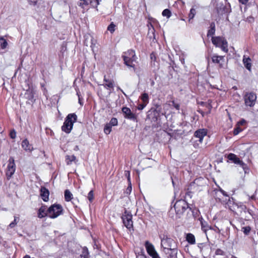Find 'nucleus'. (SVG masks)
Masks as SVG:
<instances>
[{"instance_id": "nucleus-1", "label": "nucleus", "mask_w": 258, "mask_h": 258, "mask_svg": "<svg viewBox=\"0 0 258 258\" xmlns=\"http://www.w3.org/2000/svg\"><path fill=\"white\" fill-rule=\"evenodd\" d=\"M77 116L75 113L69 114L65 119L63 125L61 126V130L64 132L70 133L73 127L74 123L76 122Z\"/></svg>"}, {"instance_id": "nucleus-2", "label": "nucleus", "mask_w": 258, "mask_h": 258, "mask_svg": "<svg viewBox=\"0 0 258 258\" xmlns=\"http://www.w3.org/2000/svg\"><path fill=\"white\" fill-rule=\"evenodd\" d=\"M122 57L124 64L128 68H133L134 70L135 71V66L134 64H133V62L135 61L137 58L135 51L132 49L128 50L124 53V54L122 55Z\"/></svg>"}, {"instance_id": "nucleus-3", "label": "nucleus", "mask_w": 258, "mask_h": 258, "mask_svg": "<svg viewBox=\"0 0 258 258\" xmlns=\"http://www.w3.org/2000/svg\"><path fill=\"white\" fill-rule=\"evenodd\" d=\"M161 245L165 253H169V249L177 246L173 239L165 236L161 239Z\"/></svg>"}, {"instance_id": "nucleus-4", "label": "nucleus", "mask_w": 258, "mask_h": 258, "mask_svg": "<svg viewBox=\"0 0 258 258\" xmlns=\"http://www.w3.org/2000/svg\"><path fill=\"white\" fill-rule=\"evenodd\" d=\"M212 42L216 47H220L225 52H228V43L226 39L220 36L212 37Z\"/></svg>"}, {"instance_id": "nucleus-5", "label": "nucleus", "mask_w": 258, "mask_h": 258, "mask_svg": "<svg viewBox=\"0 0 258 258\" xmlns=\"http://www.w3.org/2000/svg\"><path fill=\"white\" fill-rule=\"evenodd\" d=\"M48 216L51 218H55L61 215L62 208L59 205H53L47 210Z\"/></svg>"}, {"instance_id": "nucleus-6", "label": "nucleus", "mask_w": 258, "mask_h": 258, "mask_svg": "<svg viewBox=\"0 0 258 258\" xmlns=\"http://www.w3.org/2000/svg\"><path fill=\"white\" fill-rule=\"evenodd\" d=\"M132 218V215L126 211L124 212L121 217L124 225L130 231L134 230Z\"/></svg>"}, {"instance_id": "nucleus-7", "label": "nucleus", "mask_w": 258, "mask_h": 258, "mask_svg": "<svg viewBox=\"0 0 258 258\" xmlns=\"http://www.w3.org/2000/svg\"><path fill=\"white\" fill-rule=\"evenodd\" d=\"M174 207L176 214L181 215L188 208V205L185 201L180 200L175 203Z\"/></svg>"}, {"instance_id": "nucleus-8", "label": "nucleus", "mask_w": 258, "mask_h": 258, "mask_svg": "<svg viewBox=\"0 0 258 258\" xmlns=\"http://www.w3.org/2000/svg\"><path fill=\"white\" fill-rule=\"evenodd\" d=\"M256 95L252 92L246 93L244 96L245 104L247 106L252 107L256 100Z\"/></svg>"}, {"instance_id": "nucleus-9", "label": "nucleus", "mask_w": 258, "mask_h": 258, "mask_svg": "<svg viewBox=\"0 0 258 258\" xmlns=\"http://www.w3.org/2000/svg\"><path fill=\"white\" fill-rule=\"evenodd\" d=\"M16 170V165L15 160L13 157H10L9 160V163L7 166L6 176L8 179H10Z\"/></svg>"}, {"instance_id": "nucleus-10", "label": "nucleus", "mask_w": 258, "mask_h": 258, "mask_svg": "<svg viewBox=\"0 0 258 258\" xmlns=\"http://www.w3.org/2000/svg\"><path fill=\"white\" fill-rule=\"evenodd\" d=\"M122 111L124 117L125 118L137 121V116L135 114L133 113L131 109L127 107H123L122 108Z\"/></svg>"}, {"instance_id": "nucleus-11", "label": "nucleus", "mask_w": 258, "mask_h": 258, "mask_svg": "<svg viewBox=\"0 0 258 258\" xmlns=\"http://www.w3.org/2000/svg\"><path fill=\"white\" fill-rule=\"evenodd\" d=\"M79 6L84 8L85 6L90 4L92 7L97 8L101 0H80Z\"/></svg>"}, {"instance_id": "nucleus-12", "label": "nucleus", "mask_w": 258, "mask_h": 258, "mask_svg": "<svg viewBox=\"0 0 258 258\" xmlns=\"http://www.w3.org/2000/svg\"><path fill=\"white\" fill-rule=\"evenodd\" d=\"M212 61L213 63L219 64L220 68L223 67V62H224V56L218 55L216 54H214L212 56Z\"/></svg>"}, {"instance_id": "nucleus-13", "label": "nucleus", "mask_w": 258, "mask_h": 258, "mask_svg": "<svg viewBox=\"0 0 258 258\" xmlns=\"http://www.w3.org/2000/svg\"><path fill=\"white\" fill-rule=\"evenodd\" d=\"M35 92V90L32 87H29L25 93L26 98L32 102H34L35 101L34 98Z\"/></svg>"}, {"instance_id": "nucleus-14", "label": "nucleus", "mask_w": 258, "mask_h": 258, "mask_svg": "<svg viewBox=\"0 0 258 258\" xmlns=\"http://www.w3.org/2000/svg\"><path fill=\"white\" fill-rule=\"evenodd\" d=\"M207 134V130L205 129H200L195 132L194 136L199 139V141L202 143L204 137Z\"/></svg>"}, {"instance_id": "nucleus-15", "label": "nucleus", "mask_w": 258, "mask_h": 258, "mask_svg": "<svg viewBox=\"0 0 258 258\" xmlns=\"http://www.w3.org/2000/svg\"><path fill=\"white\" fill-rule=\"evenodd\" d=\"M228 159L232 161L234 163L239 164L243 168L246 165L242 161L240 160L235 154L230 153L228 155Z\"/></svg>"}, {"instance_id": "nucleus-16", "label": "nucleus", "mask_w": 258, "mask_h": 258, "mask_svg": "<svg viewBox=\"0 0 258 258\" xmlns=\"http://www.w3.org/2000/svg\"><path fill=\"white\" fill-rule=\"evenodd\" d=\"M49 190L44 187H41L40 189V196L42 200L47 202L49 200Z\"/></svg>"}, {"instance_id": "nucleus-17", "label": "nucleus", "mask_w": 258, "mask_h": 258, "mask_svg": "<svg viewBox=\"0 0 258 258\" xmlns=\"http://www.w3.org/2000/svg\"><path fill=\"white\" fill-rule=\"evenodd\" d=\"M104 81L105 82L102 85L107 89H113L114 87V81L112 80L106 79V76L104 77Z\"/></svg>"}, {"instance_id": "nucleus-18", "label": "nucleus", "mask_w": 258, "mask_h": 258, "mask_svg": "<svg viewBox=\"0 0 258 258\" xmlns=\"http://www.w3.org/2000/svg\"><path fill=\"white\" fill-rule=\"evenodd\" d=\"M47 215H48V212H47V210L46 211V207L45 206L41 207L38 210V218H42Z\"/></svg>"}, {"instance_id": "nucleus-19", "label": "nucleus", "mask_w": 258, "mask_h": 258, "mask_svg": "<svg viewBox=\"0 0 258 258\" xmlns=\"http://www.w3.org/2000/svg\"><path fill=\"white\" fill-rule=\"evenodd\" d=\"M22 147L26 151H31L32 150L31 145L29 144V143L27 139L22 141Z\"/></svg>"}, {"instance_id": "nucleus-20", "label": "nucleus", "mask_w": 258, "mask_h": 258, "mask_svg": "<svg viewBox=\"0 0 258 258\" xmlns=\"http://www.w3.org/2000/svg\"><path fill=\"white\" fill-rule=\"evenodd\" d=\"M243 62L245 67L249 71L251 70V59L249 57H245L244 56L243 59Z\"/></svg>"}, {"instance_id": "nucleus-21", "label": "nucleus", "mask_w": 258, "mask_h": 258, "mask_svg": "<svg viewBox=\"0 0 258 258\" xmlns=\"http://www.w3.org/2000/svg\"><path fill=\"white\" fill-rule=\"evenodd\" d=\"M145 246L148 254L155 250L154 245L148 241H146Z\"/></svg>"}, {"instance_id": "nucleus-22", "label": "nucleus", "mask_w": 258, "mask_h": 258, "mask_svg": "<svg viewBox=\"0 0 258 258\" xmlns=\"http://www.w3.org/2000/svg\"><path fill=\"white\" fill-rule=\"evenodd\" d=\"M166 253L169 254L171 258H175L177 254V246L169 249V253Z\"/></svg>"}, {"instance_id": "nucleus-23", "label": "nucleus", "mask_w": 258, "mask_h": 258, "mask_svg": "<svg viewBox=\"0 0 258 258\" xmlns=\"http://www.w3.org/2000/svg\"><path fill=\"white\" fill-rule=\"evenodd\" d=\"M200 221H201L202 229L205 233H206L207 231L209 229H212V228L211 227L209 226L208 225L207 223L205 221H203V218H201V219L200 220Z\"/></svg>"}, {"instance_id": "nucleus-24", "label": "nucleus", "mask_w": 258, "mask_h": 258, "mask_svg": "<svg viewBox=\"0 0 258 258\" xmlns=\"http://www.w3.org/2000/svg\"><path fill=\"white\" fill-rule=\"evenodd\" d=\"M186 239L187 242L190 244H193L196 243L195 237L192 234L188 233L186 235Z\"/></svg>"}, {"instance_id": "nucleus-25", "label": "nucleus", "mask_w": 258, "mask_h": 258, "mask_svg": "<svg viewBox=\"0 0 258 258\" xmlns=\"http://www.w3.org/2000/svg\"><path fill=\"white\" fill-rule=\"evenodd\" d=\"M73 195L71 191L67 189L64 191V198L65 200L67 202L70 201L72 199Z\"/></svg>"}, {"instance_id": "nucleus-26", "label": "nucleus", "mask_w": 258, "mask_h": 258, "mask_svg": "<svg viewBox=\"0 0 258 258\" xmlns=\"http://www.w3.org/2000/svg\"><path fill=\"white\" fill-rule=\"evenodd\" d=\"M76 157L74 155L69 156L67 155L66 156V162L68 165H70L72 164L73 161H76Z\"/></svg>"}, {"instance_id": "nucleus-27", "label": "nucleus", "mask_w": 258, "mask_h": 258, "mask_svg": "<svg viewBox=\"0 0 258 258\" xmlns=\"http://www.w3.org/2000/svg\"><path fill=\"white\" fill-rule=\"evenodd\" d=\"M143 102L147 104L149 102V96L148 94L144 93L140 97Z\"/></svg>"}, {"instance_id": "nucleus-28", "label": "nucleus", "mask_w": 258, "mask_h": 258, "mask_svg": "<svg viewBox=\"0 0 258 258\" xmlns=\"http://www.w3.org/2000/svg\"><path fill=\"white\" fill-rule=\"evenodd\" d=\"M8 43L6 39L4 38H0V46L1 48L5 49L7 47Z\"/></svg>"}, {"instance_id": "nucleus-29", "label": "nucleus", "mask_w": 258, "mask_h": 258, "mask_svg": "<svg viewBox=\"0 0 258 258\" xmlns=\"http://www.w3.org/2000/svg\"><path fill=\"white\" fill-rule=\"evenodd\" d=\"M196 14V10L194 8H191L190 10V13L188 15L189 21L192 20Z\"/></svg>"}, {"instance_id": "nucleus-30", "label": "nucleus", "mask_w": 258, "mask_h": 258, "mask_svg": "<svg viewBox=\"0 0 258 258\" xmlns=\"http://www.w3.org/2000/svg\"><path fill=\"white\" fill-rule=\"evenodd\" d=\"M111 128H112L111 125L107 123L104 126V133L106 134V135L109 134L110 133V132H111Z\"/></svg>"}, {"instance_id": "nucleus-31", "label": "nucleus", "mask_w": 258, "mask_h": 258, "mask_svg": "<svg viewBox=\"0 0 258 258\" xmlns=\"http://www.w3.org/2000/svg\"><path fill=\"white\" fill-rule=\"evenodd\" d=\"M241 231L245 235H248L251 231V228L249 226L243 227L241 228Z\"/></svg>"}, {"instance_id": "nucleus-32", "label": "nucleus", "mask_w": 258, "mask_h": 258, "mask_svg": "<svg viewBox=\"0 0 258 258\" xmlns=\"http://www.w3.org/2000/svg\"><path fill=\"white\" fill-rule=\"evenodd\" d=\"M19 220V219L18 217L15 216L14 221H13L9 224V227L11 228H14L17 225Z\"/></svg>"}, {"instance_id": "nucleus-33", "label": "nucleus", "mask_w": 258, "mask_h": 258, "mask_svg": "<svg viewBox=\"0 0 258 258\" xmlns=\"http://www.w3.org/2000/svg\"><path fill=\"white\" fill-rule=\"evenodd\" d=\"M162 15L169 18L171 16V12L169 9H166L162 12Z\"/></svg>"}, {"instance_id": "nucleus-34", "label": "nucleus", "mask_w": 258, "mask_h": 258, "mask_svg": "<svg viewBox=\"0 0 258 258\" xmlns=\"http://www.w3.org/2000/svg\"><path fill=\"white\" fill-rule=\"evenodd\" d=\"M117 123H118L117 119L116 118L113 117L111 119L109 123L108 124L111 125V126H113L117 125Z\"/></svg>"}, {"instance_id": "nucleus-35", "label": "nucleus", "mask_w": 258, "mask_h": 258, "mask_svg": "<svg viewBox=\"0 0 258 258\" xmlns=\"http://www.w3.org/2000/svg\"><path fill=\"white\" fill-rule=\"evenodd\" d=\"M115 25L112 22L107 27V30L112 33L115 31Z\"/></svg>"}, {"instance_id": "nucleus-36", "label": "nucleus", "mask_w": 258, "mask_h": 258, "mask_svg": "<svg viewBox=\"0 0 258 258\" xmlns=\"http://www.w3.org/2000/svg\"><path fill=\"white\" fill-rule=\"evenodd\" d=\"M87 198L90 202H92L94 199V194L93 191L91 190L88 194Z\"/></svg>"}, {"instance_id": "nucleus-37", "label": "nucleus", "mask_w": 258, "mask_h": 258, "mask_svg": "<svg viewBox=\"0 0 258 258\" xmlns=\"http://www.w3.org/2000/svg\"><path fill=\"white\" fill-rule=\"evenodd\" d=\"M88 254L89 252L88 249L86 248H83V252L82 256H83L84 258H88Z\"/></svg>"}, {"instance_id": "nucleus-38", "label": "nucleus", "mask_w": 258, "mask_h": 258, "mask_svg": "<svg viewBox=\"0 0 258 258\" xmlns=\"http://www.w3.org/2000/svg\"><path fill=\"white\" fill-rule=\"evenodd\" d=\"M215 33V29L210 28L208 32L207 36H213Z\"/></svg>"}, {"instance_id": "nucleus-39", "label": "nucleus", "mask_w": 258, "mask_h": 258, "mask_svg": "<svg viewBox=\"0 0 258 258\" xmlns=\"http://www.w3.org/2000/svg\"><path fill=\"white\" fill-rule=\"evenodd\" d=\"M10 135L12 139H15L16 137V132L15 130L11 131Z\"/></svg>"}, {"instance_id": "nucleus-40", "label": "nucleus", "mask_w": 258, "mask_h": 258, "mask_svg": "<svg viewBox=\"0 0 258 258\" xmlns=\"http://www.w3.org/2000/svg\"><path fill=\"white\" fill-rule=\"evenodd\" d=\"M172 104L173 106L175 108H176L177 110H179V108H180L179 104L176 103L174 101H172Z\"/></svg>"}, {"instance_id": "nucleus-41", "label": "nucleus", "mask_w": 258, "mask_h": 258, "mask_svg": "<svg viewBox=\"0 0 258 258\" xmlns=\"http://www.w3.org/2000/svg\"><path fill=\"white\" fill-rule=\"evenodd\" d=\"M146 105H147V104L144 103L140 104H139V105L138 106V109L140 110H143Z\"/></svg>"}, {"instance_id": "nucleus-42", "label": "nucleus", "mask_w": 258, "mask_h": 258, "mask_svg": "<svg viewBox=\"0 0 258 258\" xmlns=\"http://www.w3.org/2000/svg\"><path fill=\"white\" fill-rule=\"evenodd\" d=\"M241 131V129L239 127H236L233 131V134L234 135H238Z\"/></svg>"}, {"instance_id": "nucleus-43", "label": "nucleus", "mask_w": 258, "mask_h": 258, "mask_svg": "<svg viewBox=\"0 0 258 258\" xmlns=\"http://www.w3.org/2000/svg\"><path fill=\"white\" fill-rule=\"evenodd\" d=\"M215 253L217 255H223L224 254V251L220 249H217L216 250Z\"/></svg>"}, {"instance_id": "nucleus-44", "label": "nucleus", "mask_w": 258, "mask_h": 258, "mask_svg": "<svg viewBox=\"0 0 258 258\" xmlns=\"http://www.w3.org/2000/svg\"><path fill=\"white\" fill-rule=\"evenodd\" d=\"M152 257H154L155 256L157 255L158 254V253L157 252V251H156V250H154L153 252H152L151 253H150L149 254Z\"/></svg>"}, {"instance_id": "nucleus-45", "label": "nucleus", "mask_w": 258, "mask_h": 258, "mask_svg": "<svg viewBox=\"0 0 258 258\" xmlns=\"http://www.w3.org/2000/svg\"><path fill=\"white\" fill-rule=\"evenodd\" d=\"M77 94L78 96V99H79V103L82 105V99L80 97V92L77 91Z\"/></svg>"}, {"instance_id": "nucleus-46", "label": "nucleus", "mask_w": 258, "mask_h": 258, "mask_svg": "<svg viewBox=\"0 0 258 258\" xmlns=\"http://www.w3.org/2000/svg\"><path fill=\"white\" fill-rule=\"evenodd\" d=\"M238 1L242 4H245L248 1V0H238Z\"/></svg>"}, {"instance_id": "nucleus-47", "label": "nucleus", "mask_w": 258, "mask_h": 258, "mask_svg": "<svg viewBox=\"0 0 258 258\" xmlns=\"http://www.w3.org/2000/svg\"><path fill=\"white\" fill-rule=\"evenodd\" d=\"M220 191L222 193V194L224 196H226V197H228V195L227 194V193L224 190L222 189L221 188L220 189Z\"/></svg>"}, {"instance_id": "nucleus-48", "label": "nucleus", "mask_w": 258, "mask_h": 258, "mask_svg": "<svg viewBox=\"0 0 258 258\" xmlns=\"http://www.w3.org/2000/svg\"><path fill=\"white\" fill-rule=\"evenodd\" d=\"M210 28L211 29H215V24L214 22H212L210 24Z\"/></svg>"}, {"instance_id": "nucleus-49", "label": "nucleus", "mask_w": 258, "mask_h": 258, "mask_svg": "<svg viewBox=\"0 0 258 258\" xmlns=\"http://www.w3.org/2000/svg\"><path fill=\"white\" fill-rule=\"evenodd\" d=\"M127 174H128L127 180H128V182L130 183V184H131V179H130V173L128 172Z\"/></svg>"}, {"instance_id": "nucleus-50", "label": "nucleus", "mask_w": 258, "mask_h": 258, "mask_svg": "<svg viewBox=\"0 0 258 258\" xmlns=\"http://www.w3.org/2000/svg\"><path fill=\"white\" fill-rule=\"evenodd\" d=\"M127 190H128L130 192H131V191L132 190L131 184H130V185L128 186V187L127 188Z\"/></svg>"}, {"instance_id": "nucleus-51", "label": "nucleus", "mask_w": 258, "mask_h": 258, "mask_svg": "<svg viewBox=\"0 0 258 258\" xmlns=\"http://www.w3.org/2000/svg\"><path fill=\"white\" fill-rule=\"evenodd\" d=\"M74 150L75 151H78L79 150V146H76L74 148Z\"/></svg>"}, {"instance_id": "nucleus-52", "label": "nucleus", "mask_w": 258, "mask_h": 258, "mask_svg": "<svg viewBox=\"0 0 258 258\" xmlns=\"http://www.w3.org/2000/svg\"><path fill=\"white\" fill-rule=\"evenodd\" d=\"M38 1L39 0H32V3L34 4V5H36Z\"/></svg>"}, {"instance_id": "nucleus-53", "label": "nucleus", "mask_w": 258, "mask_h": 258, "mask_svg": "<svg viewBox=\"0 0 258 258\" xmlns=\"http://www.w3.org/2000/svg\"><path fill=\"white\" fill-rule=\"evenodd\" d=\"M23 258H34V257H31L29 255H26L24 256Z\"/></svg>"}, {"instance_id": "nucleus-54", "label": "nucleus", "mask_w": 258, "mask_h": 258, "mask_svg": "<svg viewBox=\"0 0 258 258\" xmlns=\"http://www.w3.org/2000/svg\"><path fill=\"white\" fill-rule=\"evenodd\" d=\"M152 258H160V257L159 256V254H157V255L155 256Z\"/></svg>"}, {"instance_id": "nucleus-55", "label": "nucleus", "mask_w": 258, "mask_h": 258, "mask_svg": "<svg viewBox=\"0 0 258 258\" xmlns=\"http://www.w3.org/2000/svg\"><path fill=\"white\" fill-rule=\"evenodd\" d=\"M154 54L152 53L151 54V59H153V57H154Z\"/></svg>"}, {"instance_id": "nucleus-56", "label": "nucleus", "mask_w": 258, "mask_h": 258, "mask_svg": "<svg viewBox=\"0 0 258 258\" xmlns=\"http://www.w3.org/2000/svg\"><path fill=\"white\" fill-rule=\"evenodd\" d=\"M118 90H120L121 91V92H122V93L125 95L124 93L123 92V91L122 90L120 89V88L119 87L118 88Z\"/></svg>"}, {"instance_id": "nucleus-57", "label": "nucleus", "mask_w": 258, "mask_h": 258, "mask_svg": "<svg viewBox=\"0 0 258 258\" xmlns=\"http://www.w3.org/2000/svg\"><path fill=\"white\" fill-rule=\"evenodd\" d=\"M251 199H254V196H252V197H251Z\"/></svg>"}, {"instance_id": "nucleus-58", "label": "nucleus", "mask_w": 258, "mask_h": 258, "mask_svg": "<svg viewBox=\"0 0 258 258\" xmlns=\"http://www.w3.org/2000/svg\"><path fill=\"white\" fill-rule=\"evenodd\" d=\"M172 183H173V184L174 185V181H173V180H172Z\"/></svg>"}, {"instance_id": "nucleus-59", "label": "nucleus", "mask_w": 258, "mask_h": 258, "mask_svg": "<svg viewBox=\"0 0 258 258\" xmlns=\"http://www.w3.org/2000/svg\"><path fill=\"white\" fill-rule=\"evenodd\" d=\"M244 122H245L244 120H243V121H242L241 123H243Z\"/></svg>"}, {"instance_id": "nucleus-60", "label": "nucleus", "mask_w": 258, "mask_h": 258, "mask_svg": "<svg viewBox=\"0 0 258 258\" xmlns=\"http://www.w3.org/2000/svg\"><path fill=\"white\" fill-rule=\"evenodd\" d=\"M257 235H258V232H257Z\"/></svg>"}]
</instances>
